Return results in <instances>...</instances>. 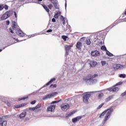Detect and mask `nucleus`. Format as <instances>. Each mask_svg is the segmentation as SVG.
Listing matches in <instances>:
<instances>
[{
    "label": "nucleus",
    "instance_id": "1",
    "mask_svg": "<svg viewBox=\"0 0 126 126\" xmlns=\"http://www.w3.org/2000/svg\"><path fill=\"white\" fill-rule=\"evenodd\" d=\"M111 116V109H107L106 111H104L103 112L101 113L100 115L99 118L100 119H104V122H106L108 119H109Z\"/></svg>",
    "mask_w": 126,
    "mask_h": 126
},
{
    "label": "nucleus",
    "instance_id": "2",
    "mask_svg": "<svg viewBox=\"0 0 126 126\" xmlns=\"http://www.w3.org/2000/svg\"><path fill=\"white\" fill-rule=\"evenodd\" d=\"M98 76L97 74H95L93 76L92 75H89L87 76L86 77L84 78V80H85V81H91L93 82V83H95V82H97V80L93 79V78H95V77H97Z\"/></svg>",
    "mask_w": 126,
    "mask_h": 126
},
{
    "label": "nucleus",
    "instance_id": "3",
    "mask_svg": "<svg viewBox=\"0 0 126 126\" xmlns=\"http://www.w3.org/2000/svg\"><path fill=\"white\" fill-rule=\"evenodd\" d=\"M11 15H12V11H8L2 15L1 17V20H5V19H7L8 17L11 16Z\"/></svg>",
    "mask_w": 126,
    "mask_h": 126
},
{
    "label": "nucleus",
    "instance_id": "4",
    "mask_svg": "<svg viewBox=\"0 0 126 126\" xmlns=\"http://www.w3.org/2000/svg\"><path fill=\"white\" fill-rule=\"evenodd\" d=\"M91 96V94L89 93H86L83 94V102L86 104H88V100Z\"/></svg>",
    "mask_w": 126,
    "mask_h": 126
},
{
    "label": "nucleus",
    "instance_id": "5",
    "mask_svg": "<svg viewBox=\"0 0 126 126\" xmlns=\"http://www.w3.org/2000/svg\"><path fill=\"white\" fill-rule=\"evenodd\" d=\"M56 95H58V92H54L52 94L45 95L42 99L43 100H46V99H49V98H52V97H54V96H56Z\"/></svg>",
    "mask_w": 126,
    "mask_h": 126
},
{
    "label": "nucleus",
    "instance_id": "6",
    "mask_svg": "<svg viewBox=\"0 0 126 126\" xmlns=\"http://www.w3.org/2000/svg\"><path fill=\"white\" fill-rule=\"evenodd\" d=\"M61 108L63 111H67L69 109V105L67 104H63L61 105Z\"/></svg>",
    "mask_w": 126,
    "mask_h": 126
},
{
    "label": "nucleus",
    "instance_id": "7",
    "mask_svg": "<svg viewBox=\"0 0 126 126\" xmlns=\"http://www.w3.org/2000/svg\"><path fill=\"white\" fill-rule=\"evenodd\" d=\"M12 27L13 30L15 31V32L16 31H17V30L19 29V27H18V25H17V23L15 22H12Z\"/></svg>",
    "mask_w": 126,
    "mask_h": 126
},
{
    "label": "nucleus",
    "instance_id": "8",
    "mask_svg": "<svg viewBox=\"0 0 126 126\" xmlns=\"http://www.w3.org/2000/svg\"><path fill=\"white\" fill-rule=\"evenodd\" d=\"M91 54L92 57H99L100 56V52L97 50L92 51Z\"/></svg>",
    "mask_w": 126,
    "mask_h": 126
},
{
    "label": "nucleus",
    "instance_id": "9",
    "mask_svg": "<svg viewBox=\"0 0 126 126\" xmlns=\"http://www.w3.org/2000/svg\"><path fill=\"white\" fill-rule=\"evenodd\" d=\"M73 46V44H70V45H66L65 46V50L66 51V54H68V52H67L69 50H70V49H71V47Z\"/></svg>",
    "mask_w": 126,
    "mask_h": 126
},
{
    "label": "nucleus",
    "instance_id": "10",
    "mask_svg": "<svg viewBox=\"0 0 126 126\" xmlns=\"http://www.w3.org/2000/svg\"><path fill=\"white\" fill-rule=\"evenodd\" d=\"M16 33L21 37H23L24 36V33L22 31L19 30V29L15 31Z\"/></svg>",
    "mask_w": 126,
    "mask_h": 126
},
{
    "label": "nucleus",
    "instance_id": "11",
    "mask_svg": "<svg viewBox=\"0 0 126 126\" xmlns=\"http://www.w3.org/2000/svg\"><path fill=\"white\" fill-rule=\"evenodd\" d=\"M55 108H56L55 105H51L49 106L48 108H47V111L49 112H53V111L55 110Z\"/></svg>",
    "mask_w": 126,
    "mask_h": 126
},
{
    "label": "nucleus",
    "instance_id": "12",
    "mask_svg": "<svg viewBox=\"0 0 126 126\" xmlns=\"http://www.w3.org/2000/svg\"><path fill=\"white\" fill-rule=\"evenodd\" d=\"M76 47L78 50H81V48H82V43L80 41L78 42L76 44Z\"/></svg>",
    "mask_w": 126,
    "mask_h": 126
},
{
    "label": "nucleus",
    "instance_id": "13",
    "mask_svg": "<svg viewBox=\"0 0 126 126\" xmlns=\"http://www.w3.org/2000/svg\"><path fill=\"white\" fill-rule=\"evenodd\" d=\"M90 64L92 67H94V66H96V65H97V62L92 61L90 62Z\"/></svg>",
    "mask_w": 126,
    "mask_h": 126
},
{
    "label": "nucleus",
    "instance_id": "14",
    "mask_svg": "<svg viewBox=\"0 0 126 126\" xmlns=\"http://www.w3.org/2000/svg\"><path fill=\"white\" fill-rule=\"evenodd\" d=\"M82 118V116L77 117L76 118H73L72 121L73 123H76V122L79 121V120H81Z\"/></svg>",
    "mask_w": 126,
    "mask_h": 126
},
{
    "label": "nucleus",
    "instance_id": "15",
    "mask_svg": "<svg viewBox=\"0 0 126 126\" xmlns=\"http://www.w3.org/2000/svg\"><path fill=\"white\" fill-rule=\"evenodd\" d=\"M49 1L53 3L56 8H58V1L57 0H49Z\"/></svg>",
    "mask_w": 126,
    "mask_h": 126
},
{
    "label": "nucleus",
    "instance_id": "16",
    "mask_svg": "<svg viewBox=\"0 0 126 126\" xmlns=\"http://www.w3.org/2000/svg\"><path fill=\"white\" fill-rule=\"evenodd\" d=\"M26 103H22L21 104H18L15 105V108H16L17 109L18 108H21V107H24V106H26Z\"/></svg>",
    "mask_w": 126,
    "mask_h": 126
},
{
    "label": "nucleus",
    "instance_id": "17",
    "mask_svg": "<svg viewBox=\"0 0 126 126\" xmlns=\"http://www.w3.org/2000/svg\"><path fill=\"white\" fill-rule=\"evenodd\" d=\"M26 116V112H23L20 115V119H24V118H25Z\"/></svg>",
    "mask_w": 126,
    "mask_h": 126
},
{
    "label": "nucleus",
    "instance_id": "18",
    "mask_svg": "<svg viewBox=\"0 0 126 126\" xmlns=\"http://www.w3.org/2000/svg\"><path fill=\"white\" fill-rule=\"evenodd\" d=\"M111 91H112V92H117V91H119V88L113 87L111 88Z\"/></svg>",
    "mask_w": 126,
    "mask_h": 126
},
{
    "label": "nucleus",
    "instance_id": "19",
    "mask_svg": "<svg viewBox=\"0 0 126 126\" xmlns=\"http://www.w3.org/2000/svg\"><path fill=\"white\" fill-rule=\"evenodd\" d=\"M125 65H121V64H117L116 65V68L117 69H119V68H122L123 67H125Z\"/></svg>",
    "mask_w": 126,
    "mask_h": 126
},
{
    "label": "nucleus",
    "instance_id": "20",
    "mask_svg": "<svg viewBox=\"0 0 126 126\" xmlns=\"http://www.w3.org/2000/svg\"><path fill=\"white\" fill-rule=\"evenodd\" d=\"M75 113V111H72V112H71L70 114H66L65 115L66 118H69V117L72 116V115H73V114H74Z\"/></svg>",
    "mask_w": 126,
    "mask_h": 126
},
{
    "label": "nucleus",
    "instance_id": "21",
    "mask_svg": "<svg viewBox=\"0 0 126 126\" xmlns=\"http://www.w3.org/2000/svg\"><path fill=\"white\" fill-rule=\"evenodd\" d=\"M60 14H62V13H61V12H57V13L54 15L55 18H56L57 19H58V18H59V16H60Z\"/></svg>",
    "mask_w": 126,
    "mask_h": 126
},
{
    "label": "nucleus",
    "instance_id": "22",
    "mask_svg": "<svg viewBox=\"0 0 126 126\" xmlns=\"http://www.w3.org/2000/svg\"><path fill=\"white\" fill-rule=\"evenodd\" d=\"M42 6L44 7V8L46 10L47 12H49L50 11V10L49 9V8L47 7V6L45 5H42Z\"/></svg>",
    "mask_w": 126,
    "mask_h": 126
},
{
    "label": "nucleus",
    "instance_id": "23",
    "mask_svg": "<svg viewBox=\"0 0 126 126\" xmlns=\"http://www.w3.org/2000/svg\"><path fill=\"white\" fill-rule=\"evenodd\" d=\"M62 38L64 40V41H66V39H67V38L68 37H67V36L62 35Z\"/></svg>",
    "mask_w": 126,
    "mask_h": 126
},
{
    "label": "nucleus",
    "instance_id": "24",
    "mask_svg": "<svg viewBox=\"0 0 126 126\" xmlns=\"http://www.w3.org/2000/svg\"><path fill=\"white\" fill-rule=\"evenodd\" d=\"M6 124H7V122L6 121H3V123H1V126H6Z\"/></svg>",
    "mask_w": 126,
    "mask_h": 126
},
{
    "label": "nucleus",
    "instance_id": "25",
    "mask_svg": "<svg viewBox=\"0 0 126 126\" xmlns=\"http://www.w3.org/2000/svg\"><path fill=\"white\" fill-rule=\"evenodd\" d=\"M119 77H121V78H126V74H121L119 76Z\"/></svg>",
    "mask_w": 126,
    "mask_h": 126
},
{
    "label": "nucleus",
    "instance_id": "26",
    "mask_svg": "<svg viewBox=\"0 0 126 126\" xmlns=\"http://www.w3.org/2000/svg\"><path fill=\"white\" fill-rule=\"evenodd\" d=\"M91 44V41L90 39H87V45H90Z\"/></svg>",
    "mask_w": 126,
    "mask_h": 126
},
{
    "label": "nucleus",
    "instance_id": "27",
    "mask_svg": "<svg viewBox=\"0 0 126 126\" xmlns=\"http://www.w3.org/2000/svg\"><path fill=\"white\" fill-rule=\"evenodd\" d=\"M101 50H103V51H107V48H106V46H102L101 48Z\"/></svg>",
    "mask_w": 126,
    "mask_h": 126
},
{
    "label": "nucleus",
    "instance_id": "28",
    "mask_svg": "<svg viewBox=\"0 0 126 126\" xmlns=\"http://www.w3.org/2000/svg\"><path fill=\"white\" fill-rule=\"evenodd\" d=\"M41 104H37V105L35 107V108L36 110H37V109H39V108H41Z\"/></svg>",
    "mask_w": 126,
    "mask_h": 126
},
{
    "label": "nucleus",
    "instance_id": "29",
    "mask_svg": "<svg viewBox=\"0 0 126 126\" xmlns=\"http://www.w3.org/2000/svg\"><path fill=\"white\" fill-rule=\"evenodd\" d=\"M4 8V6H3V4L0 5V10H2L3 8Z\"/></svg>",
    "mask_w": 126,
    "mask_h": 126
},
{
    "label": "nucleus",
    "instance_id": "30",
    "mask_svg": "<svg viewBox=\"0 0 126 126\" xmlns=\"http://www.w3.org/2000/svg\"><path fill=\"white\" fill-rule=\"evenodd\" d=\"M61 100H57V101H52L51 104H56V103H59V102H61Z\"/></svg>",
    "mask_w": 126,
    "mask_h": 126
},
{
    "label": "nucleus",
    "instance_id": "31",
    "mask_svg": "<svg viewBox=\"0 0 126 126\" xmlns=\"http://www.w3.org/2000/svg\"><path fill=\"white\" fill-rule=\"evenodd\" d=\"M29 110H30L31 111H35V110H36V108L35 107H30Z\"/></svg>",
    "mask_w": 126,
    "mask_h": 126
},
{
    "label": "nucleus",
    "instance_id": "32",
    "mask_svg": "<svg viewBox=\"0 0 126 126\" xmlns=\"http://www.w3.org/2000/svg\"><path fill=\"white\" fill-rule=\"evenodd\" d=\"M54 81H56V78L52 79L50 81L49 83H52V82H54Z\"/></svg>",
    "mask_w": 126,
    "mask_h": 126
},
{
    "label": "nucleus",
    "instance_id": "33",
    "mask_svg": "<svg viewBox=\"0 0 126 126\" xmlns=\"http://www.w3.org/2000/svg\"><path fill=\"white\" fill-rule=\"evenodd\" d=\"M122 84H123V82H119L116 84L115 86H118V85H122Z\"/></svg>",
    "mask_w": 126,
    "mask_h": 126
},
{
    "label": "nucleus",
    "instance_id": "34",
    "mask_svg": "<svg viewBox=\"0 0 126 126\" xmlns=\"http://www.w3.org/2000/svg\"><path fill=\"white\" fill-rule=\"evenodd\" d=\"M106 53L107 56H109V57L111 56V53L110 52L108 51V50H106Z\"/></svg>",
    "mask_w": 126,
    "mask_h": 126
},
{
    "label": "nucleus",
    "instance_id": "35",
    "mask_svg": "<svg viewBox=\"0 0 126 126\" xmlns=\"http://www.w3.org/2000/svg\"><path fill=\"white\" fill-rule=\"evenodd\" d=\"M103 96H104V94H103V93L100 94L98 95L99 98H102V97H103Z\"/></svg>",
    "mask_w": 126,
    "mask_h": 126
},
{
    "label": "nucleus",
    "instance_id": "36",
    "mask_svg": "<svg viewBox=\"0 0 126 126\" xmlns=\"http://www.w3.org/2000/svg\"><path fill=\"white\" fill-rule=\"evenodd\" d=\"M4 121L2 118H0V125H1Z\"/></svg>",
    "mask_w": 126,
    "mask_h": 126
},
{
    "label": "nucleus",
    "instance_id": "37",
    "mask_svg": "<svg viewBox=\"0 0 126 126\" xmlns=\"http://www.w3.org/2000/svg\"><path fill=\"white\" fill-rule=\"evenodd\" d=\"M101 63L102 65H105L106 64V61H101Z\"/></svg>",
    "mask_w": 126,
    "mask_h": 126
},
{
    "label": "nucleus",
    "instance_id": "38",
    "mask_svg": "<svg viewBox=\"0 0 126 126\" xmlns=\"http://www.w3.org/2000/svg\"><path fill=\"white\" fill-rule=\"evenodd\" d=\"M48 7L50 8V9H52V8H53V5L51 4H50L48 5Z\"/></svg>",
    "mask_w": 126,
    "mask_h": 126
},
{
    "label": "nucleus",
    "instance_id": "39",
    "mask_svg": "<svg viewBox=\"0 0 126 126\" xmlns=\"http://www.w3.org/2000/svg\"><path fill=\"white\" fill-rule=\"evenodd\" d=\"M4 8L7 10V9H8V6H7V5H5V6H4Z\"/></svg>",
    "mask_w": 126,
    "mask_h": 126
},
{
    "label": "nucleus",
    "instance_id": "40",
    "mask_svg": "<svg viewBox=\"0 0 126 126\" xmlns=\"http://www.w3.org/2000/svg\"><path fill=\"white\" fill-rule=\"evenodd\" d=\"M35 103H36V100H33V101L31 102V104L32 105H34V104H35Z\"/></svg>",
    "mask_w": 126,
    "mask_h": 126
},
{
    "label": "nucleus",
    "instance_id": "41",
    "mask_svg": "<svg viewBox=\"0 0 126 126\" xmlns=\"http://www.w3.org/2000/svg\"><path fill=\"white\" fill-rule=\"evenodd\" d=\"M81 42H83V41H85V37H82L80 39Z\"/></svg>",
    "mask_w": 126,
    "mask_h": 126
},
{
    "label": "nucleus",
    "instance_id": "42",
    "mask_svg": "<svg viewBox=\"0 0 126 126\" xmlns=\"http://www.w3.org/2000/svg\"><path fill=\"white\" fill-rule=\"evenodd\" d=\"M103 105H104V103H102L101 105L98 106V107H97V109H100L101 107H102V106H103Z\"/></svg>",
    "mask_w": 126,
    "mask_h": 126
},
{
    "label": "nucleus",
    "instance_id": "43",
    "mask_svg": "<svg viewBox=\"0 0 126 126\" xmlns=\"http://www.w3.org/2000/svg\"><path fill=\"white\" fill-rule=\"evenodd\" d=\"M60 19H61V20H62V21H63V20H64V18L63 17V16L61 15Z\"/></svg>",
    "mask_w": 126,
    "mask_h": 126
},
{
    "label": "nucleus",
    "instance_id": "44",
    "mask_svg": "<svg viewBox=\"0 0 126 126\" xmlns=\"http://www.w3.org/2000/svg\"><path fill=\"white\" fill-rule=\"evenodd\" d=\"M10 23V22H9V21L7 20V21H6V25H9Z\"/></svg>",
    "mask_w": 126,
    "mask_h": 126
},
{
    "label": "nucleus",
    "instance_id": "45",
    "mask_svg": "<svg viewBox=\"0 0 126 126\" xmlns=\"http://www.w3.org/2000/svg\"><path fill=\"white\" fill-rule=\"evenodd\" d=\"M9 30H10V32H11V33H13V30H12L11 28H10Z\"/></svg>",
    "mask_w": 126,
    "mask_h": 126
},
{
    "label": "nucleus",
    "instance_id": "46",
    "mask_svg": "<svg viewBox=\"0 0 126 126\" xmlns=\"http://www.w3.org/2000/svg\"><path fill=\"white\" fill-rule=\"evenodd\" d=\"M52 86H53V87H57V85H56V84H54V85L52 84L50 86V87H52Z\"/></svg>",
    "mask_w": 126,
    "mask_h": 126
},
{
    "label": "nucleus",
    "instance_id": "47",
    "mask_svg": "<svg viewBox=\"0 0 126 126\" xmlns=\"http://www.w3.org/2000/svg\"><path fill=\"white\" fill-rule=\"evenodd\" d=\"M126 92L122 93V96H126Z\"/></svg>",
    "mask_w": 126,
    "mask_h": 126
},
{
    "label": "nucleus",
    "instance_id": "48",
    "mask_svg": "<svg viewBox=\"0 0 126 126\" xmlns=\"http://www.w3.org/2000/svg\"><path fill=\"white\" fill-rule=\"evenodd\" d=\"M52 22H56V19H55V18H53L52 19Z\"/></svg>",
    "mask_w": 126,
    "mask_h": 126
},
{
    "label": "nucleus",
    "instance_id": "49",
    "mask_svg": "<svg viewBox=\"0 0 126 126\" xmlns=\"http://www.w3.org/2000/svg\"><path fill=\"white\" fill-rule=\"evenodd\" d=\"M62 21H63V25H64V24H65V20H64Z\"/></svg>",
    "mask_w": 126,
    "mask_h": 126
},
{
    "label": "nucleus",
    "instance_id": "50",
    "mask_svg": "<svg viewBox=\"0 0 126 126\" xmlns=\"http://www.w3.org/2000/svg\"><path fill=\"white\" fill-rule=\"evenodd\" d=\"M14 14L16 18L17 17V14H16V12H14Z\"/></svg>",
    "mask_w": 126,
    "mask_h": 126
},
{
    "label": "nucleus",
    "instance_id": "51",
    "mask_svg": "<svg viewBox=\"0 0 126 126\" xmlns=\"http://www.w3.org/2000/svg\"><path fill=\"white\" fill-rule=\"evenodd\" d=\"M110 100H111V98H110V97L106 99L107 101H110Z\"/></svg>",
    "mask_w": 126,
    "mask_h": 126
},
{
    "label": "nucleus",
    "instance_id": "52",
    "mask_svg": "<svg viewBox=\"0 0 126 126\" xmlns=\"http://www.w3.org/2000/svg\"><path fill=\"white\" fill-rule=\"evenodd\" d=\"M26 98H27V97H26V98H22V99H19V101H21V100H23V99H26Z\"/></svg>",
    "mask_w": 126,
    "mask_h": 126
},
{
    "label": "nucleus",
    "instance_id": "53",
    "mask_svg": "<svg viewBox=\"0 0 126 126\" xmlns=\"http://www.w3.org/2000/svg\"><path fill=\"white\" fill-rule=\"evenodd\" d=\"M123 21L124 22H126V18H125L124 19H123Z\"/></svg>",
    "mask_w": 126,
    "mask_h": 126
},
{
    "label": "nucleus",
    "instance_id": "54",
    "mask_svg": "<svg viewBox=\"0 0 126 126\" xmlns=\"http://www.w3.org/2000/svg\"><path fill=\"white\" fill-rule=\"evenodd\" d=\"M47 32H52V30H49L47 31Z\"/></svg>",
    "mask_w": 126,
    "mask_h": 126
},
{
    "label": "nucleus",
    "instance_id": "55",
    "mask_svg": "<svg viewBox=\"0 0 126 126\" xmlns=\"http://www.w3.org/2000/svg\"><path fill=\"white\" fill-rule=\"evenodd\" d=\"M51 83H50V82H49L48 83H47L46 84V85L48 86V85H50V84Z\"/></svg>",
    "mask_w": 126,
    "mask_h": 126
},
{
    "label": "nucleus",
    "instance_id": "56",
    "mask_svg": "<svg viewBox=\"0 0 126 126\" xmlns=\"http://www.w3.org/2000/svg\"><path fill=\"white\" fill-rule=\"evenodd\" d=\"M100 43H101L100 45H103V44H104V42L101 41Z\"/></svg>",
    "mask_w": 126,
    "mask_h": 126
},
{
    "label": "nucleus",
    "instance_id": "57",
    "mask_svg": "<svg viewBox=\"0 0 126 126\" xmlns=\"http://www.w3.org/2000/svg\"><path fill=\"white\" fill-rule=\"evenodd\" d=\"M111 57H114V55H113L112 53H111Z\"/></svg>",
    "mask_w": 126,
    "mask_h": 126
},
{
    "label": "nucleus",
    "instance_id": "58",
    "mask_svg": "<svg viewBox=\"0 0 126 126\" xmlns=\"http://www.w3.org/2000/svg\"><path fill=\"white\" fill-rule=\"evenodd\" d=\"M124 14H125V15H126V11H125Z\"/></svg>",
    "mask_w": 126,
    "mask_h": 126
},
{
    "label": "nucleus",
    "instance_id": "59",
    "mask_svg": "<svg viewBox=\"0 0 126 126\" xmlns=\"http://www.w3.org/2000/svg\"><path fill=\"white\" fill-rule=\"evenodd\" d=\"M7 105H8V106H9L10 104L8 103Z\"/></svg>",
    "mask_w": 126,
    "mask_h": 126
},
{
    "label": "nucleus",
    "instance_id": "60",
    "mask_svg": "<svg viewBox=\"0 0 126 126\" xmlns=\"http://www.w3.org/2000/svg\"><path fill=\"white\" fill-rule=\"evenodd\" d=\"M1 51H2V50H1V49H0V52H1Z\"/></svg>",
    "mask_w": 126,
    "mask_h": 126
},
{
    "label": "nucleus",
    "instance_id": "61",
    "mask_svg": "<svg viewBox=\"0 0 126 126\" xmlns=\"http://www.w3.org/2000/svg\"><path fill=\"white\" fill-rule=\"evenodd\" d=\"M65 6H66V3H65Z\"/></svg>",
    "mask_w": 126,
    "mask_h": 126
},
{
    "label": "nucleus",
    "instance_id": "62",
    "mask_svg": "<svg viewBox=\"0 0 126 126\" xmlns=\"http://www.w3.org/2000/svg\"><path fill=\"white\" fill-rule=\"evenodd\" d=\"M110 90V89H109V90Z\"/></svg>",
    "mask_w": 126,
    "mask_h": 126
},
{
    "label": "nucleus",
    "instance_id": "63",
    "mask_svg": "<svg viewBox=\"0 0 126 126\" xmlns=\"http://www.w3.org/2000/svg\"><path fill=\"white\" fill-rule=\"evenodd\" d=\"M111 111L112 112V109H111Z\"/></svg>",
    "mask_w": 126,
    "mask_h": 126
}]
</instances>
